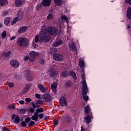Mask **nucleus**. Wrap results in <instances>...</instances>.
Here are the masks:
<instances>
[{
    "label": "nucleus",
    "mask_w": 131,
    "mask_h": 131,
    "mask_svg": "<svg viewBox=\"0 0 131 131\" xmlns=\"http://www.w3.org/2000/svg\"><path fill=\"white\" fill-rule=\"evenodd\" d=\"M39 38L42 41H45V42H48L51 39L50 35L47 33V28H42L41 30V32L39 35Z\"/></svg>",
    "instance_id": "f257e3e1"
},
{
    "label": "nucleus",
    "mask_w": 131,
    "mask_h": 131,
    "mask_svg": "<svg viewBox=\"0 0 131 131\" xmlns=\"http://www.w3.org/2000/svg\"><path fill=\"white\" fill-rule=\"evenodd\" d=\"M16 43L19 47H27L29 45V41L25 37H19L17 38Z\"/></svg>",
    "instance_id": "f03ea898"
},
{
    "label": "nucleus",
    "mask_w": 131,
    "mask_h": 131,
    "mask_svg": "<svg viewBox=\"0 0 131 131\" xmlns=\"http://www.w3.org/2000/svg\"><path fill=\"white\" fill-rule=\"evenodd\" d=\"M48 32L51 35H56L58 33V30L54 27H49L48 29Z\"/></svg>",
    "instance_id": "7ed1b4c3"
},
{
    "label": "nucleus",
    "mask_w": 131,
    "mask_h": 131,
    "mask_svg": "<svg viewBox=\"0 0 131 131\" xmlns=\"http://www.w3.org/2000/svg\"><path fill=\"white\" fill-rule=\"evenodd\" d=\"M42 99L44 102L50 103L52 101V96L49 94H45L42 95Z\"/></svg>",
    "instance_id": "20e7f679"
},
{
    "label": "nucleus",
    "mask_w": 131,
    "mask_h": 131,
    "mask_svg": "<svg viewBox=\"0 0 131 131\" xmlns=\"http://www.w3.org/2000/svg\"><path fill=\"white\" fill-rule=\"evenodd\" d=\"M82 95H83V99L84 101H85V102H88L89 100V96H86V95H88V87H85V88H82Z\"/></svg>",
    "instance_id": "39448f33"
},
{
    "label": "nucleus",
    "mask_w": 131,
    "mask_h": 131,
    "mask_svg": "<svg viewBox=\"0 0 131 131\" xmlns=\"http://www.w3.org/2000/svg\"><path fill=\"white\" fill-rule=\"evenodd\" d=\"M81 77L83 80V81H82V88H83L84 89H85V88H88V85L86 84V81H85V75L84 74V70L82 71Z\"/></svg>",
    "instance_id": "423d86ee"
},
{
    "label": "nucleus",
    "mask_w": 131,
    "mask_h": 131,
    "mask_svg": "<svg viewBox=\"0 0 131 131\" xmlns=\"http://www.w3.org/2000/svg\"><path fill=\"white\" fill-rule=\"evenodd\" d=\"M53 58L57 62H61L63 60V56L59 54H55L53 55Z\"/></svg>",
    "instance_id": "0eeeda50"
},
{
    "label": "nucleus",
    "mask_w": 131,
    "mask_h": 131,
    "mask_svg": "<svg viewBox=\"0 0 131 131\" xmlns=\"http://www.w3.org/2000/svg\"><path fill=\"white\" fill-rule=\"evenodd\" d=\"M25 4V0H15L14 5L16 7H22Z\"/></svg>",
    "instance_id": "6e6552de"
},
{
    "label": "nucleus",
    "mask_w": 131,
    "mask_h": 131,
    "mask_svg": "<svg viewBox=\"0 0 131 131\" xmlns=\"http://www.w3.org/2000/svg\"><path fill=\"white\" fill-rule=\"evenodd\" d=\"M37 86L41 93H45L48 91V88L45 87L42 84H38Z\"/></svg>",
    "instance_id": "1a4fd4ad"
},
{
    "label": "nucleus",
    "mask_w": 131,
    "mask_h": 131,
    "mask_svg": "<svg viewBox=\"0 0 131 131\" xmlns=\"http://www.w3.org/2000/svg\"><path fill=\"white\" fill-rule=\"evenodd\" d=\"M10 65L14 68H18L19 67V61L17 60L12 59L10 61Z\"/></svg>",
    "instance_id": "9d476101"
},
{
    "label": "nucleus",
    "mask_w": 131,
    "mask_h": 131,
    "mask_svg": "<svg viewBox=\"0 0 131 131\" xmlns=\"http://www.w3.org/2000/svg\"><path fill=\"white\" fill-rule=\"evenodd\" d=\"M47 73L50 75V77H56L57 76V73L54 69H51L47 72Z\"/></svg>",
    "instance_id": "9b49d317"
},
{
    "label": "nucleus",
    "mask_w": 131,
    "mask_h": 131,
    "mask_svg": "<svg viewBox=\"0 0 131 131\" xmlns=\"http://www.w3.org/2000/svg\"><path fill=\"white\" fill-rule=\"evenodd\" d=\"M31 120V118L30 117H27L25 119V121H23L21 123V125L24 126V127H26V125H27V123H29L30 121Z\"/></svg>",
    "instance_id": "f8f14e48"
},
{
    "label": "nucleus",
    "mask_w": 131,
    "mask_h": 131,
    "mask_svg": "<svg viewBox=\"0 0 131 131\" xmlns=\"http://www.w3.org/2000/svg\"><path fill=\"white\" fill-rule=\"evenodd\" d=\"M60 106H67V102L66 101V98L65 97H62L59 99Z\"/></svg>",
    "instance_id": "ddd939ff"
},
{
    "label": "nucleus",
    "mask_w": 131,
    "mask_h": 131,
    "mask_svg": "<svg viewBox=\"0 0 131 131\" xmlns=\"http://www.w3.org/2000/svg\"><path fill=\"white\" fill-rule=\"evenodd\" d=\"M92 116L88 115L84 118V121L86 124H89L90 122H92Z\"/></svg>",
    "instance_id": "4468645a"
},
{
    "label": "nucleus",
    "mask_w": 131,
    "mask_h": 131,
    "mask_svg": "<svg viewBox=\"0 0 131 131\" xmlns=\"http://www.w3.org/2000/svg\"><path fill=\"white\" fill-rule=\"evenodd\" d=\"M126 17L129 20H131V7H128L126 9Z\"/></svg>",
    "instance_id": "2eb2a0df"
},
{
    "label": "nucleus",
    "mask_w": 131,
    "mask_h": 131,
    "mask_svg": "<svg viewBox=\"0 0 131 131\" xmlns=\"http://www.w3.org/2000/svg\"><path fill=\"white\" fill-rule=\"evenodd\" d=\"M51 2H52V0H42V5L44 7H49L51 5Z\"/></svg>",
    "instance_id": "dca6fc26"
},
{
    "label": "nucleus",
    "mask_w": 131,
    "mask_h": 131,
    "mask_svg": "<svg viewBox=\"0 0 131 131\" xmlns=\"http://www.w3.org/2000/svg\"><path fill=\"white\" fill-rule=\"evenodd\" d=\"M11 20H12V17H6L4 20V24L7 26H10V22H11Z\"/></svg>",
    "instance_id": "f3484780"
},
{
    "label": "nucleus",
    "mask_w": 131,
    "mask_h": 131,
    "mask_svg": "<svg viewBox=\"0 0 131 131\" xmlns=\"http://www.w3.org/2000/svg\"><path fill=\"white\" fill-rule=\"evenodd\" d=\"M27 28H28L27 26H23L20 27L18 29V33H19V34L24 33V32H25V31L27 29Z\"/></svg>",
    "instance_id": "a211bd4d"
},
{
    "label": "nucleus",
    "mask_w": 131,
    "mask_h": 131,
    "mask_svg": "<svg viewBox=\"0 0 131 131\" xmlns=\"http://www.w3.org/2000/svg\"><path fill=\"white\" fill-rule=\"evenodd\" d=\"M61 45H63V41L62 40H59V41L54 42L53 43V47H59V46H61Z\"/></svg>",
    "instance_id": "6ab92c4d"
},
{
    "label": "nucleus",
    "mask_w": 131,
    "mask_h": 131,
    "mask_svg": "<svg viewBox=\"0 0 131 131\" xmlns=\"http://www.w3.org/2000/svg\"><path fill=\"white\" fill-rule=\"evenodd\" d=\"M9 4V2L7 0H0V6L6 7Z\"/></svg>",
    "instance_id": "aec40b11"
},
{
    "label": "nucleus",
    "mask_w": 131,
    "mask_h": 131,
    "mask_svg": "<svg viewBox=\"0 0 131 131\" xmlns=\"http://www.w3.org/2000/svg\"><path fill=\"white\" fill-rule=\"evenodd\" d=\"M29 89H30V84H27L23 90L22 94H26L29 91Z\"/></svg>",
    "instance_id": "412c9836"
},
{
    "label": "nucleus",
    "mask_w": 131,
    "mask_h": 131,
    "mask_svg": "<svg viewBox=\"0 0 131 131\" xmlns=\"http://www.w3.org/2000/svg\"><path fill=\"white\" fill-rule=\"evenodd\" d=\"M57 86H58V84L57 83H54L53 84L51 85V90L54 94H56Z\"/></svg>",
    "instance_id": "4be33fe9"
},
{
    "label": "nucleus",
    "mask_w": 131,
    "mask_h": 131,
    "mask_svg": "<svg viewBox=\"0 0 131 131\" xmlns=\"http://www.w3.org/2000/svg\"><path fill=\"white\" fill-rule=\"evenodd\" d=\"M24 16V14L23 11H19L17 14V18L19 20H22L23 19V17Z\"/></svg>",
    "instance_id": "5701e85b"
},
{
    "label": "nucleus",
    "mask_w": 131,
    "mask_h": 131,
    "mask_svg": "<svg viewBox=\"0 0 131 131\" xmlns=\"http://www.w3.org/2000/svg\"><path fill=\"white\" fill-rule=\"evenodd\" d=\"M54 3L56 6H62V5H64V2L62 1V0H54Z\"/></svg>",
    "instance_id": "b1692460"
},
{
    "label": "nucleus",
    "mask_w": 131,
    "mask_h": 131,
    "mask_svg": "<svg viewBox=\"0 0 131 131\" xmlns=\"http://www.w3.org/2000/svg\"><path fill=\"white\" fill-rule=\"evenodd\" d=\"M38 53L36 52L32 51L30 53V56L31 58H35V57H37Z\"/></svg>",
    "instance_id": "393cba45"
},
{
    "label": "nucleus",
    "mask_w": 131,
    "mask_h": 131,
    "mask_svg": "<svg viewBox=\"0 0 131 131\" xmlns=\"http://www.w3.org/2000/svg\"><path fill=\"white\" fill-rule=\"evenodd\" d=\"M31 119L32 120H34V121H37L38 120V115L34 113V115L31 117Z\"/></svg>",
    "instance_id": "a878e982"
},
{
    "label": "nucleus",
    "mask_w": 131,
    "mask_h": 131,
    "mask_svg": "<svg viewBox=\"0 0 131 131\" xmlns=\"http://www.w3.org/2000/svg\"><path fill=\"white\" fill-rule=\"evenodd\" d=\"M70 48L72 51H73V52H76L77 51L76 46L73 43L70 44Z\"/></svg>",
    "instance_id": "bb28decb"
},
{
    "label": "nucleus",
    "mask_w": 131,
    "mask_h": 131,
    "mask_svg": "<svg viewBox=\"0 0 131 131\" xmlns=\"http://www.w3.org/2000/svg\"><path fill=\"white\" fill-rule=\"evenodd\" d=\"M11 51H9L8 52H3V56L5 57V58H10V55H11Z\"/></svg>",
    "instance_id": "cd10ccee"
},
{
    "label": "nucleus",
    "mask_w": 131,
    "mask_h": 131,
    "mask_svg": "<svg viewBox=\"0 0 131 131\" xmlns=\"http://www.w3.org/2000/svg\"><path fill=\"white\" fill-rule=\"evenodd\" d=\"M84 110L85 114H89V113H90V112L91 111L90 105H88L87 106H86L84 108Z\"/></svg>",
    "instance_id": "c85d7f7f"
},
{
    "label": "nucleus",
    "mask_w": 131,
    "mask_h": 131,
    "mask_svg": "<svg viewBox=\"0 0 131 131\" xmlns=\"http://www.w3.org/2000/svg\"><path fill=\"white\" fill-rule=\"evenodd\" d=\"M19 20V18L17 17H15L12 21H11V25H14V24H16L17 22H18V20Z\"/></svg>",
    "instance_id": "c756f323"
},
{
    "label": "nucleus",
    "mask_w": 131,
    "mask_h": 131,
    "mask_svg": "<svg viewBox=\"0 0 131 131\" xmlns=\"http://www.w3.org/2000/svg\"><path fill=\"white\" fill-rule=\"evenodd\" d=\"M43 112V110L42 108H37L34 113L37 114V115H38V113H42Z\"/></svg>",
    "instance_id": "7c9ffc66"
},
{
    "label": "nucleus",
    "mask_w": 131,
    "mask_h": 131,
    "mask_svg": "<svg viewBox=\"0 0 131 131\" xmlns=\"http://www.w3.org/2000/svg\"><path fill=\"white\" fill-rule=\"evenodd\" d=\"M61 76L62 77H67L68 76V72L67 71H62L61 72Z\"/></svg>",
    "instance_id": "2f4dec72"
},
{
    "label": "nucleus",
    "mask_w": 131,
    "mask_h": 131,
    "mask_svg": "<svg viewBox=\"0 0 131 131\" xmlns=\"http://www.w3.org/2000/svg\"><path fill=\"white\" fill-rule=\"evenodd\" d=\"M66 86L67 88H70V86H72V82L70 81H67L66 83Z\"/></svg>",
    "instance_id": "473e14b6"
},
{
    "label": "nucleus",
    "mask_w": 131,
    "mask_h": 131,
    "mask_svg": "<svg viewBox=\"0 0 131 131\" xmlns=\"http://www.w3.org/2000/svg\"><path fill=\"white\" fill-rule=\"evenodd\" d=\"M79 66L82 68L84 66V61L81 59L79 62Z\"/></svg>",
    "instance_id": "72a5a7b5"
},
{
    "label": "nucleus",
    "mask_w": 131,
    "mask_h": 131,
    "mask_svg": "<svg viewBox=\"0 0 131 131\" xmlns=\"http://www.w3.org/2000/svg\"><path fill=\"white\" fill-rule=\"evenodd\" d=\"M26 112L27 111L25 109H20L18 110V113H19V114H25Z\"/></svg>",
    "instance_id": "f704fd0d"
},
{
    "label": "nucleus",
    "mask_w": 131,
    "mask_h": 131,
    "mask_svg": "<svg viewBox=\"0 0 131 131\" xmlns=\"http://www.w3.org/2000/svg\"><path fill=\"white\" fill-rule=\"evenodd\" d=\"M15 123H19L20 122V118L18 116H16L15 118Z\"/></svg>",
    "instance_id": "c9c22d12"
},
{
    "label": "nucleus",
    "mask_w": 131,
    "mask_h": 131,
    "mask_svg": "<svg viewBox=\"0 0 131 131\" xmlns=\"http://www.w3.org/2000/svg\"><path fill=\"white\" fill-rule=\"evenodd\" d=\"M71 76H72L73 78H74V79H77V77H76V74H75V73H74V72H72L71 73Z\"/></svg>",
    "instance_id": "e433bc0d"
},
{
    "label": "nucleus",
    "mask_w": 131,
    "mask_h": 131,
    "mask_svg": "<svg viewBox=\"0 0 131 131\" xmlns=\"http://www.w3.org/2000/svg\"><path fill=\"white\" fill-rule=\"evenodd\" d=\"M53 123L54 126H57V125H58V124L59 123V120H58V119H54L53 120Z\"/></svg>",
    "instance_id": "4c0bfd02"
},
{
    "label": "nucleus",
    "mask_w": 131,
    "mask_h": 131,
    "mask_svg": "<svg viewBox=\"0 0 131 131\" xmlns=\"http://www.w3.org/2000/svg\"><path fill=\"white\" fill-rule=\"evenodd\" d=\"M35 125V122L33 121H30L29 123V126H33Z\"/></svg>",
    "instance_id": "58836bf2"
},
{
    "label": "nucleus",
    "mask_w": 131,
    "mask_h": 131,
    "mask_svg": "<svg viewBox=\"0 0 131 131\" xmlns=\"http://www.w3.org/2000/svg\"><path fill=\"white\" fill-rule=\"evenodd\" d=\"M7 36V31H4L2 33V37L3 38H5Z\"/></svg>",
    "instance_id": "ea45409f"
},
{
    "label": "nucleus",
    "mask_w": 131,
    "mask_h": 131,
    "mask_svg": "<svg viewBox=\"0 0 131 131\" xmlns=\"http://www.w3.org/2000/svg\"><path fill=\"white\" fill-rule=\"evenodd\" d=\"M39 40V36L38 35H36L35 37V42H38Z\"/></svg>",
    "instance_id": "a19ab883"
},
{
    "label": "nucleus",
    "mask_w": 131,
    "mask_h": 131,
    "mask_svg": "<svg viewBox=\"0 0 131 131\" xmlns=\"http://www.w3.org/2000/svg\"><path fill=\"white\" fill-rule=\"evenodd\" d=\"M36 104H39L40 105H42L43 104V101L42 100H38L36 101Z\"/></svg>",
    "instance_id": "79ce46f5"
},
{
    "label": "nucleus",
    "mask_w": 131,
    "mask_h": 131,
    "mask_svg": "<svg viewBox=\"0 0 131 131\" xmlns=\"http://www.w3.org/2000/svg\"><path fill=\"white\" fill-rule=\"evenodd\" d=\"M61 19L62 20H65V21H68V18H67V16H66V15H62L61 16Z\"/></svg>",
    "instance_id": "37998d69"
},
{
    "label": "nucleus",
    "mask_w": 131,
    "mask_h": 131,
    "mask_svg": "<svg viewBox=\"0 0 131 131\" xmlns=\"http://www.w3.org/2000/svg\"><path fill=\"white\" fill-rule=\"evenodd\" d=\"M8 14H9V12L8 11H4L2 12V16H7V15H8Z\"/></svg>",
    "instance_id": "c03bdc74"
},
{
    "label": "nucleus",
    "mask_w": 131,
    "mask_h": 131,
    "mask_svg": "<svg viewBox=\"0 0 131 131\" xmlns=\"http://www.w3.org/2000/svg\"><path fill=\"white\" fill-rule=\"evenodd\" d=\"M35 96L37 99H40V98H41V97L40 96V94H36Z\"/></svg>",
    "instance_id": "a18cd8bd"
},
{
    "label": "nucleus",
    "mask_w": 131,
    "mask_h": 131,
    "mask_svg": "<svg viewBox=\"0 0 131 131\" xmlns=\"http://www.w3.org/2000/svg\"><path fill=\"white\" fill-rule=\"evenodd\" d=\"M8 85L9 88H13L14 86V83L10 82L8 84Z\"/></svg>",
    "instance_id": "49530a36"
},
{
    "label": "nucleus",
    "mask_w": 131,
    "mask_h": 131,
    "mask_svg": "<svg viewBox=\"0 0 131 131\" xmlns=\"http://www.w3.org/2000/svg\"><path fill=\"white\" fill-rule=\"evenodd\" d=\"M53 18V14H50L49 15L47 16V19L50 20V19H52Z\"/></svg>",
    "instance_id": "de8ad7c7"
},
{
    "label": "nucleus",
    "mask_w": 131,
    "mask_h": 131,
    "mask_svg": "<svg viewBox=\"0 0 131 131\" xmlns=\"http://www.w3.org/2000/svg\"><path fill=\"white\" fill-rule=\"evenodd\" d=\"M34 111H35L34 108H33V107H31L29 109V112H30V113H34Z\"/></svg>",
    "instance_id": "09e8293b"
},
{
    "label": "nucleus",
    "mask_w": 131,
    "mask_h": 131,
    "mask_svg": "<svg viewBox=\"0 0 131 131\" xmlns=\"http://www.w3.org/2000/svg\"><path fill=\"white\" fill-rule=\"evenodd\" d=\"M25 101L27 103H29V102H31V99H30V98H25Z\"/></svg>",
    "instance_id": "8fccbe9b"
},
{
    "label": "nucleus",
    "mask_w": 131,
    "mask_h": 131,
    "mask_svg": "<svg viewBox=\"0 0 131 131\" xmlns=\"http://www.w3.org/2000/svg\"><path fill=\"white\" fill-rule=\"evenodd\" d=\"M125 3L126 4H129V5L131 6V0H125Z\"/></svg>",
    "instance_id": "3c124183"
},
{
    "label": "nucleus",
    "mask_w": 131,
    "mask_h": 131,
    "mask_svg": "<svg viewBox=\"0 0 131 131\" xmlns=\"http://www.w3.org/2000/svg\"><path fill=\"white\" fill-rule=\"evenodd\" d=\"M39 64H41V65H42V64L45 63V60L43 59H40L39 61Z\"/></svg>",
    "instance_id": "603ef678"
},
{
    "label": "nucleus",
    "mask_w": 131,
    "mask_h": 131,
    "mask_svg": "<svg viewBox=\"0 0 131 131\" xmlns=\"http://www.w3.org/2000/svg\"><path fill=\"white\" fill-rule=\"evenodd\" d=\"M38 116L40 119H41V118H43V114H40L38 115Z\"/></svg>",
    "instance_id": "864d4df0"
},
{
    "label": "nucleus",
    "mask_w": 131,
    "mask_h": 131,
    "mask_svg": "<svg viewBox=\"0 0 131 131\" xmlns=\"http://www.w3.org/2000/svg\"><path fill=\"white\" fill-rule=\"evenodd\" d=\"M29 57L28 56H25L24 58V61H27L28 60H29Z\"/></svg>",
    "instance_id": "5fc2aeb1"
},
{
    "label": "nucleus",
    "mask_w": 131,
    "mask_h": 131,
    "mask_svg": "<svg viewBox=\"0 0 131 131\" xmlns=\"http://www.w3.org/2000/svg\"><path fill=\"white\" fill-rule=\"evenodd\" d=\"M18 103H19L20 105H23L25 103V101H24V100H19Z\"/></svg>",
    "instance_id": "6e6d98bb"
},
{
    "label": "nucleus",
    "mask_w": 131,
    "mask_h": 131,
    "mask_svg": "<svg viewBox=\"0 0 131 131\" xmlns=\"http://www.w3.org/2000/svg\"><path fill=\"white\" fill-rule=\"evenodd\" d=\"M3 131H10V129H9L8 128L4 127L2 128Z\"/></svg>",
    "instance_id": "4d7b16f0"
},
{
    "label": "nucleus",
    "mask_w": 131,
    "mask_h": 131,
    "mask_svg": "<svg viewBox=\"0 0 131 131\" xmlns=\"http://www.w3.org/2000/svg\"><path fill=\"white\" fill-rule=\"evenodd\" d=\"M15 117H16V115H12L11 116V119H15Z\"/></svg>",
    "instance_id": "13d9d810"
},
{
    "label": "nucleus",
    "mask_w": 131,
    "mask_h": 131,
    "mask_svg": "<svg viewBox=\"0 0 131 131\" xmlns=\"http://www.w3.org/2000/svg\"><path fill=\"white\" fill-rule=\"evenodd\" d=\"M15 38H16V37H15V36H12V37L10 39V40H14V39H15Z\"/></svg>",
    "instance_id": "bf43d9fd"
},
{
    "label": "nucleus",
    "mask_w": 131,
    "mask_h": 131,
    "mask_svg": "<svg viewBox=\"0 0 131 131\" xmlns=\"http://www.w3.org/2000/svg\"><path fill=\"white\" fill-rule=\"evenodd\" d=\"M32 107H33V109H35V108H36V105L34 104L33 105H32Z\"/></svg>",
    "instance_id": "052dcab7"
},
{
    "label": "nucleus",
    "mask_w": 131,
    "mask_h": 131,
    "mask_svg": "<svg viewBox=\"0 0 131 131\" xmlns=\"http://www.w3.org/2000/svg\"><path fill=\"white\" fill-rule=\"evenodd\" d=\"M130 25H127V29H129V28H130Z\"/></svg>",
    "instance_id": "680f3d73"
},
{
    "label": "nucleus",
    "mask_w": 131,
    "mask_h": 131,
    "mask_svg": "<svg viewBox=\"0 0 131 131\" xmlns=\"http://www.w3.org/2000/svg\"><path fill=\"white\" fill-rule=\"evenodd\" d=\"M40 106H39V105L37 104L36 105V108H39Z\"/></svg>",
    "instance_id": "e2e57ef3"
},
{
    "label": "nucleus",
    "mask_w": 131,
    "mask_h": 131,
    "mask_svg": "<svg viewBox=\"0 0 131 131\" xmlns=\"http://www.w3.org/2000/svg\"><path fill=\"white\" fill-rule=\"evenodd\" d=\"M31 105H32V106H33V105H35V104L34 102H32L31 103Z\"/></svg>",
    "instance_id": "0e129e2a"
},
{
    "label": "nucleus",
    "mask_w": 131,
    "mask_h": 131,
    "mask_svg": "<svg viewBox=\"0 0 131 131\" xmlns=\"http://www.w3.org/2000/svg\"><path fill=\"white\" fill-rule=\"evenodd\" d=\"M3 27V25L2 24H0V28H2Z\"/></svg>",
    "instance_id": "69168bd1"
},
{
    "label": "nucleus",
    "mask_w": 131,
    "mask_h": 131,
    "mask_svg": "<svg viewBox=\"0 0 131 131\" xmlns=\"http://www.w3.org/2000/svg\"><path fill=\"white\" fill-rule=\"evenodd\" d=\"M68 118H69V119H70L68 121H70L71 120V117H68Z\"/></svg>",
    "instance_id": "338daca9"
},
{
    "label": "nucleus",
    "mask_w": 131,
    "mask_h": 131,
    "mask_svg": "<svg viewBox=\"0 0 131 131\" xmlns=\"http://www.w3.org/2000/svg\"><path fill=\"white\" fill-rule=\"evenodd\" d=\"M81 131H83V127H81Z\"/></svg>",
    "instance_id": "774afa93"
}]
</instances>
